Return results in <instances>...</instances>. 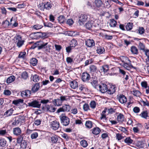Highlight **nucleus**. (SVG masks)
Here are the masks:
<instances>
[{
  "label": "nucleus",
  "mask_w": 149,
  "mask_h": 149,
  "mask_svg": "<svg viewBox=\"0 0 149 149\" xmlns=\"http://www.w3.org/2000/svg\"><path fill=\"white\" fill-rule=\"evenodd\" d=\"M83 109L85 111H87L88 110H90L89 106L86 103L84 105Z\"/></svg>",
  "instance_id": "54"
},
{
  "label": "nucleus",
  "mask_w": 149,
  "mask_h": 149,
  "mask_svg": "<svg viewBox=\"0 0 149 149\" xmlns=\"http://www.w3.org/2000/svg\"><path fill=\"white\" fill-rule=\"evenodd\" d=\"M148 113L147 111H143L140 114V116L143 118L146 119H147V118L148 117Z\"/></svg>",
  "instance_id": "23"
},
{
  "label": "nucleus",
  "mask_w": 149,
  "mask_h": 149,
  "mask_svg": "<svg viewBox=\"0 0 149 149\" xmlns=\"http://www.w3.org/2000/svg\"><path fill=\"white\" fill-rule=\"evenodd\" d=\"M133 95L136 97H139L141 95V93L138 90H134L132 91Z\"/></svg>",
  "instance_id": "31"
},
{
  "label": "nucleus",
  "mask_w": 149,
  "mask_h": 149,
  "mask_svg": "<svg viewBox=\"0 0 149 149\" xmlns=\"http://www.w3.org/2000/svg\"><path fill=\"white\" fill-rule=\"evenodd\" d=\"M28 106L31 107L33 108H39L41 106V103L38 101L35 100L31 102L28 103Z\"/></svg>",
  "instance_id": "4"
},
{
  "label": "nucleus",
  "mask_w": 149,
  "mask_h": 149,
  "mask_svg": "<svg viewBox=\"0 0 149 149\" xmlns=\"http://www.w3.org/2000/svg\"><path fill=\"white\" fill-rule=\"evenodd\" d=\"M96 51L98 54H100L104 52L105 49L103 47L99 46L97 47Z\"/></svg>",
  "instance_id": "21"
},
{
  "label": "nucleus",
  "mask_w": 149,
  "mask_h": 149,
  "mask_svg": "<svg viewBox=\"0 0 149 149\" xmlns=\"http://www.w3.org/2000/svg\"><path fill=\"white\" fill-rule=\"evenodd\" d=\"M117 119L119 122H123L124 119V115L123 114L120 113L119 115L117 116Z\"/></svg>",
  "instance_id": "22"
},
{
  "label": "nucleus",
  "mask_w": 149,
  "mask_h": 149,
  "mask_svg": "<svg viewBox=\"0 0 149 149\" xmlns=\"http://www.w3.org/2000/svg\"><path fill=\"white\" fill-rule=\"evenodd\" d=\"M38 136V133L36 132H32L31 135V137L32 139H35Z\"/></svg>",
  "instance_id": "38"
},
{
  "label": "nucleus",
  "mask_w": 149,
  "mask_h": 149,
  "mask_svg": "<svg viewBox=\"0 0 149 149\" xmlns=\"http://www.w3.org/2000/svg\"><path fill=\"white\" fill-rule=\"evenodd\" d=\"M108 66L107 65H104L102 67V69H101V70H102L105 73L107 72L109 70Z\"/></svg>",
  "instance_id": "39"
},
{
  "label": "nucleus",
  "mask_w": 149,
  "mask_h": 149,
  "mask_svg": "<svg viewBox=\"0 0 149 149\" xmlns=\"http://www.w3.org/2000/svg\"><path fill=\"white\" fill-rule=\"evenodd\" d=\"M100 130L98 127H96L94 128L92 130V133L95 135L98 134L100 132Z\"/></svg>",
  "instance_id": "33"
},
{
  "label": "nucleus",
  "mask_w": 149,
  "mask_h": 149,
  "mask_svg": "<svg viewBox=\"0 0 149 149\" xmlns=\"http://www.w3.org/2000/svg\"><path fill=\"white\" fill-rule=\"evenodd\" d=\"M21 147L23 148H26L27 147V142L25 140H23V142L21 143L20 145Z\"/></svg>",
  "instance_id": "46"
},
{
  "label": "nucleus",
  "mask_w": 149,
  "mask_h": 149,
  "mask_svg": "<svg viewBox=\"0 0 149 149\" xmlns=\"http://www.w3.org/2000/svg\"><path fill=\"white\" fill-rule=\"evenodd\" d=\"M58 20L59 22L61 23H63L64 22L65 20V17L63 16H60L58 17Z\"/></svg>",
  "instance_id": "50"
},
{
  "label": "nucleus",
  "mask_w": 149,
  "mask_h": 149,
  "mask_svg": "<svg viewBox=\"0 0 149 149\" xmlns=\"http://www.w3.org/2000/svg\"><path fill=\"white\" fill-rule=\"evenodd\" d=\"M133 24L132 23L129 22L126 25L125 27L127 31H130L131 30L132 28Z\"/></svg>",
  "instance_id": "35"
},
{
  "label": "nucleus",
  "mask_w": 149,
  "mask_h": 149,
  "mask_svg": "<svg viewBox=\"0 0 149 149\" xmlns=\"http://www.w3.org/2000/svg\"><path fill=\"white\" fill-rule=\"evenodd\" d=\"M97 67L94 65H91L90 67V71L91 72H95L97 70Z\"/></svg>",
  "instance_id": "47"
},
{
  "label": "nucleus",
  "mask_w": 149,
  "mask_h": 149,
  "mask_svg": "<svg viewBox=\"0 0 149 149\" xmlns=\"http://www.w3.org/2000/svg\"><path fill=\"white\" fill-rule=\"evenodd\" d=\"M139 47L140 49L144 51L145 46L143 43L140 42L139 45Z\"/></svg>",
  "instance_id": "57"
},
{
  "label": "nucleus",
  "mask_w": 149,
  "mask_h": 149,
  "mask_svg": "<svg viewBox=\"0 0 149 149\" xmlns=\"http://www.w3.org/2000/svg\"><path fill=\"white\" fill-rule=\"evenodd\" d=\"M31 79L34 82H38L40 79V77L37 74H35L31 77Z\"/></svg>",
  "instance_id": "18"
},
{
  "label": "nucleus",
  "mask_w": 149,
  "mask_h": 149,
  "mask_svg": "<svg viewBox=\"0 0 149 149\" xmlns=\"http://www.w3.org/2000/svg\"><path fill=\"white\" fill-rule=\"evenodd\" d=\"M137 31V33L140 35H142L144 33L145 29L143 27H139Z\"/></svg>",
  "instance_id": "37"
},
{
  "label": "nucleus",
  "mask_w": 149,
  "mask_h": 149,
  "mask_svg": "<svg viewBox=\"0 0 149 149\" xmlns=\"http://www.w3.org/2000/svg\"><path fill=\"white\" fill-rule=\"evenodd\" d=\"M66 60L67 62L68 63H71L73 62V59L69 57H67Z\"/></svg>",
  "instance_id": "62"
},
{
  "label": "nucleus",
  "mask_w": 149,
  "mask_h": 149,
  "mask_svg": "<svg viewBox=\"0 0 149 149\" xmlns=\"http://www.w3.org/2000/svg\"><path fill=\"white\" fill-rule=\"evenodd\" d=\"M88 16L85 14H81L79 17L78 23L80 25H83L88 19Z\"/></svg>",
  "instance_id": "3"
},
{
  "label": "nucleus",
  "mask_w": 149,
  "mask_h": 149,
  "mask_svg": "<svg viewBox=\"0 0 149 149\" xmlns=\"http://www.w3.org/2000/svg\"><path fill=\"white\" fill-rule=\"evenodd\" d=\"M51 127L53 130H56L59 127L60 124L58 121L56 120L52 121L50 123Z\"/></svg>",
  "instance_id": "6"
},
{
  "label": "nucleus",
  "mask_w": 149,
  "mask_h": 149,
  "mask_svg": "<svg viewBox=\"0 0 149 149\" xmlns=\"http://www.w3.org/2000/svg\"><path fill=\"white\" fill-rule=\"evenodd\" d=\"M70 106L69 105L65 104L62 107L58 109L56 112L59 113L60 112H68L70 111Z\"/></svg>",
  "instance_id": "2"
},
{
  "label": "nucleus",
  "mask_w": 149,
  "mask_h": 149,
  "mask_svg": "<svg viewBox=\"0 0 149 149\" xmlns=\"http://www.w3.org/2000/svg\"><path fill=\"white\" fill-rule=\"evenodd\" d=\"M28 77V73L26 71L23 72L21 75V77L24 79H26Z\"/></svg>",
  "instance_id": "49"
},
{
  "label": "nucleus",
  "mask_w": 149,
  "mask_h": 149,
  "mask_svg": "<svg viewBox=\"0 0 149 149\" xmlns=\"http://www.w3.org/2000/svg\"><path fill=\"white\" fill-rule=\"evenodd\" d=\"M59 98L60 99L62 103L65 101H67L68 98V96L63 95L61 96Z\"/></svg>",
  "instance_id": "45"
},
{
  "label": "nucleus",
  "mask_w": 149,
  "mask_h": 149,
  "mask_svg": "<svg viewBox=\"0 0 149 149\" xmlns=\"http://www.w3.org/2000/svg\"><path fill=\"white\" fill-rule=\"evenodd\" d=\"M133 111L135 113H139L140 111V109L139 107H136L133 109Z\"/></svg>",
  "instance_id": "59"
},
{
  "label": "nucleus",
  "mask_w": 149,
  "mask_h": 149,
  "mask_svg": "<svg viewBox=\"0 0 149 149\" xmlns=\"http://www.w3.org/2000/svg\"><path fill=\"white\" fill-rule=\"evenodd\" d=\"M129 64L126 63H124L123 65V67L126 68L127 70H129L131 67L134 68L133 66L132 65L131 62H128Z\"/></svg>",
  "instance_id": "28"
},
{
  "label": "nucleus",
  "mask_w": 149,
  "mask_h": 149,
  "mask_svg": "<svg viewBox=\"0 0 149 149\" xmlns=\"http://www.w3.org/2000/svg\"><path fill=\"white\" fill-rule=\"evenodd\" d=\"M94 23V22L93 21H89L86 24L85 26L86 28L88 29H90L92 27Z\"/></svg>",
  "instance_id": "20"
},
{
  "label": "nucleus",
  "mask_w": 149,
  "mask_h": 149,
  "mask_svg": "<svg viewBox=\"0 0 149 149\" xmlns=\"http://www.w3.org/2000/svg\"><path fill=\"white\" fill-rule=\"evenodd\" d=\"M26 54V52H21L19 54L18 57L23 59L25 58Z\"/></svg>",
  "instance_id": "51"
},
{
  "label": "nucleus",
  "mask_w": 149,
  "mask_h": 149,
  "mask_svg": "<svg viewBox=\"0 0 149 149\" xmlns=\"http://www.w3.org/2000/svg\"><path fill=\"white\" fill-rule=\"evenodd\" d=\"M121 61L124 63H126L129 64L128 62H131L130 60L127 57L122 56L121 58Z\"/></svg>",
  "instance_id": "24"
},
{
  "label": "nucleus",
  "mask_w": 149,
  "mask_h": 149,
  "mask_svg": "<svg viewBox=\"0 0 149 149\" xmlns=\"http://www.w3.org/2000/svg\"><path fill=\"white\" fill-rule=\"evenodd\" d=\"M13 133L15 135L19 136L21 134V130L19 128L16 127L13 129Z\"/></svg>",
  "instance_id": "17"
},
{
  "label": "nucleus",
  "mask_w": 149,
  "mask_h": 149,
  "mask_svg": "<svg viewBox=\"0 0 149 149\" xmlns=\"http://www.w3.org/2000/svg\"><path fill=\"white\" fill-rule=\"evenodd\" d=\"M14 121L12 124V125L15 126L17 125L19 123V118H17V117H16L14 118Z\"/></svg>",
  "instance_id": "40"
},
{
  "label": "nucleus",
  "mask_w": 149,
  "mask_h": 149,
  "mask_svg": "<svg viewBox=\"0 0 149 149\" xmlns=\"http://www.w3.org/2000/svg\"><path fill=\"white\" fill-rule=\"evenodd\" d=\"M77 44V40L74 39L72 40L70 43V46L72 47H74L76 46Z\"/></svg>",
  "instance_id": "32"
},
{
  "label": "nucleus",
  "mask_w": 149,
  "mask_h": 149,
  "mask_svg": "<svg viewBox=\"0 0 149 149\" xmlns=\"http://www.w3.org/2000/svg\"><path fill=\"white\" fill-rule=\"evenodd\" d=\"M15 79V77L14 76H10L7 79V82L8 83H10L14 81Z\"/></svg>",
  "instance_id": "36"
},
{
  "label": "nucleus",
  "mask_w": 149,
  "mask_h": 149,
  "mask_svg": "<svg viewBox=\"0 0 149 149\" xmlns=\"http://www.w3.org/2000/svg\"><path fill=\"white\" fill-rule=\"evenodd\" d=\"M116 24V21L114 19H111L110 20L109 25L111 27H115Z\"/></svg>",
  "instance_id": "27"
},
{
  "label": "nucleus",
  "mask_w": 149,
  "mask_h": 149,
  "mask_svg": "<svg viewBox=\"0 0 149 149\" xmlns=\"http://www.w3.org/2000/svg\"><path fill=\"white\" fill-rule=\"evenodd\" d=\"M31 91L29 90L23 91L21 93V95L23 97H29L31 95Z\"/></svg>",
  "instance_id": "12"
},
{
  "label": "nucleus",
  "mask_w": 149,
  "mask_h": 149,
  "mask_svg": "<svg viewBox=\"0 0 149 149\" xmlns=\"http://www.w3.org/2000/svg\"><path fill=\"white\" fill-rule=\"evenodd\" d=\"M116 138L118 140H120L123 138V137L121 136V134L119 133L116 134Z\"/></svg>",
  "instance_id": "60"
},
{
  "label": "nucleus",
  "mask_w": 149,
  "mask_h": 149,
  "mask_svg": "<svg viewBox=\"0 0 149 149\" xmlns=\"http://www.w3.org/2000/svg\"><path fill=\"white\" fill-rule=\"evenodd\" d=\"M131 51L134 54H137L138 53V50L137 48L134 46H132L131 48Z\"/></svg>",
  "instance_id": "25"
},
{
  "label": "nucleus",
  "mask_w": 149,
  "mask_h": 149,
  "mask_svg": "<svg viewBox=\"0 0 149 149\" xmlns=\"http://www.w3.org/2000/svg\"><path fill=\"white\" fill-rule=\"evenodd\" d=\"M79 89L80 91H86V88L84 85H81L79 86Z\"/></svg>",
  "instance_id": "61"
},
{
  "label": "nucleus",
  "mask_w": 149,
  "mask_h": 149,
  "mask_svg": "<svg viewBox=\"0 0 149 149\" xmlns=\"http://www.w3.org/2000/svg\"><path fill=\"white\" fill-rule=\"evenodd\" d=\"M23 102L24 100L23 99H19L13 101L12 103L15 105H17L20 103H23Z\"/></svg>",
  "instance_id": "29"
},
{
  "label": "nucleus",
  "mask_w": 149,
  "mask_h": 149,
  "mask_svg": "<svg viewBox=\"0 0 149 149\" xmlns=\"http://www.w3.org/2000/svg\"><path fill=\"white\" fill-rule=\"evenodd\" d=\"M30 63L32 65L35 66L37 64V60L36 58H32L30 60Z\"/></svg>",
  "instance_id": "43"
},
{
  "label": "nucleus",
  "mask_w": 149,
  "mask_h": 149,
  "mask_svg": "<svg viewBox=\"0 0 149 149\" xmlns=\"http://www.w3.org/2000/svg\"><path fill=\"white\" fill-rule=\"evenodd\" d=\"M116 90V88L114 86H112L106 91V93L109 95H111L115 92Z\"/></svg>",
  "instance_id": "14"
},
{
  "label": "nucleus",
  "mask_w": 149,
  "mask_h": 149,
  "mask_svg": "<svg viewBox=\"0 0 149 149\" xmlns=\"http://www.w3.org/2000/svg\"><path fill=\"white\" fill-rule=\"evenodd\" d=\"M17 118H19V122L23 123L24 120V116H17Z\"/></svg>",
  "instance_id": "58"
},
{
  "label": "nucleus",
  "mask_w": 149,
  "mask_h": 149,
  "mask_svg": "<svg viewBox=\"0 0 149 149\" xmlns=\"http://www.w3.org/2000/svg\"><path fill=\"white\" fill-rule=\"evenodd\" d=\"M95 3L96 6L98 7H100L102 4V1L101 0H96Z\"/></svg>",
  "instance_id": "52"
},
{
  "label": "nucleus",
  "mask_w": 149,
  "mask_h": 149,
  "mask_svg": "<svg viewBox=\"0 0 149 149\" xmlns=\"http://www.w3.org/2000/svg\"><path fill=\"white\" fill-rule=\"evenodd\" d=\"M23 136L22 135H21L20 136H19L18 137L17 139V143H21L22 142H23Z\"/></svg>",
  "instance_id": "56"
},
{
  "label": "nucleus",
  "mask_w": 149,
  "mask_h": 149,
  "mask_svg": "<svg viewBox=\"0 0 149 149\" xmlns=\"http://www.w3.org/2000/svg\"><path fill=\"white\" fill-rule=\"evenodd\" d=\"M141 102L144 106H149V102L146 100V101L142 100L141 101Z\"/></svg>",
  "instance_id": "64"
},
{
  "label": "nucleus",
  "mask_w": 149,
  "mask_h": 149,
  "mask_svg": "<svg viewBox=\"0 0 149 149\" xmlns=\"http://www.w3.org/2000/svg\"><path fill=\"white\" fill-rule=\"evenodd\" d=\"M16 42L17 43V46L20 47L23 44L24 41L22 40V37L20 36H18L16 38Z\"/></svg>",
  "instance_id": "8"
},
{
  "label": "nucleus",
  "mask_w": 149,
  "mask_h": 149,
  "mask_svg": "<svg viewBox=\"0 0 149 149\" xmlns=\"http://www.w3.org/2000/svg\"><path fill=\"white\" fill-rule=\"evenodd\" d=\"M33 27L34 29L38 30L42 28V26L41 25L37 24L33 26Z\"/></svg>",
  "instance_id": "53"
},
{
  "label": "nucleus",
  "mask_w": 149,
  "mask_h": 149,
  "mask_svg": "<svg viewBox=\"0 0 149 149\" xmlns=\"http://www.w3.org/2000/svg\"><path fill=\"white\" fill-rule=\"evenodd\" d=\"M80 144L81 146L84 148L86 147L88 145L87 141L84 140H81L80 142Z\"/></svg>",
  "instance_id": "34"
},
{
  "label": "nucleus",
  "mask_w": 149,
  "mask_h": 149,
  "mask_svg": "<svg viewBox=\"0 0 149 149\" xmlns=\"http://www.w3.org/2000/svg\"><path fill=\"white\" fill-rule=\"evenodd\" d=\"M52 103L55 106H60L62 104V103L59 98L53 100L52 101Z\"/></svg>",
  "instance_id": "13"
},
{
  "label": "nucleus",
  "mask_w": 149,
  "mask_h": 149,
  "mask_svg": "<svg viewBox=\"0 0 149 149\" xmlns=\"http://www.w3.org/2000/svg\"><path fill=\"white\" fill-rule=\"evenodd\" d=\"M117 98L119 102L122 104L125 103L127 101L126 97L123 94L118 95Z\"/></svg>",
  "instance_id": "7"
},
{
  "label": "nucleus",
  "mask_w": 149,
  "mask_h": 149,
  "mask_svg": "<svg viewBox=\"0 0 149 149\" xmlns=\"http://www.w3.org/2000/svg\"><path fill=\"white\" fill-rule=\"evenodd\" d=\"M70 85L71 87L74 89L77 87L78 86L77 82L74 80L70 82Z\"/></svg>",
  "instance_id": "19"
},
{
  "label": "nucleus",
  "mask_w": 149,
  "mask_h": 149,
  "mask_svg": "<svg viewBox=\"0 0 149 149\" xmlns=\"http://www.w3.org/2000/svg\"><path fill=\"white\" fill-rule=\"evenodd\" d=\"M124 141L126 143L129 144L132 143L133 140L130 137H127L125 139Z\"/></svg>",
  "instance_id": "41"
},
{
  "label": "nucleus",
  "mask_w": 149,
  "mask_h": 149,
  "mask_svg": "<svg viewBox=\"0 0 149 149\" xmlns=\"http://www.w3.org/2000/svg\"><path fill=\"white\" fill-rule=\"evenodd\" d=\"M91 84L92 86L95 88H97L98 86L97 81L96 80H93L91 82Z\"/></svg>",
  "instance_id": "44"
},
{
  "label": "nucleus",
  "mask_w": 149,
  "mask_h": 149,
  "mask_svg": "<svg viewBox=\"0 0 149 149\" xmlns=\"http://www.w3.org/2000/svg\"><path fill=\"white\" fill-rule=\"evenodd\" d=\"M13 111V109L11 108L5 112L4 115H6L7 117L10 116L12 115Z\"/></svg>",
  "instance_id": "26"
},
{
  "label": "nucleus",
  "mask_w": 149,
  "mask_h": 149,
  "mask_svg": "<svg viewBox=\"0 0 149 149\" xmlns=\"http://www.w3.org/2000/svg\"><path fill=\"white\" fill-rule=\"evenodd\" d=\"M52 7V4L50 2H47L45 3L44 4L42 3V4L39 7V8L41 10H43L44 8L47 10H49Z\"/></svg>",
  "instance_id": "5"
},
{
  "label": "nucleus",
  "mask_w": 149,
  "mask_h": 149,
  "mask_svg": "<svg viewBox=\"0 0 149 149\" xmlns=\"http://www.w3.org/2000/svg\"><path fill=\"white\" fill-rule=\"evenodd\" d=\"M42 122L41 119H36L35 120L34 123L36 125H38L40 124Z\"/></svg>",
  "instance_id": "55"
},
{
  "label": "nucleus",
  "mask_w": 149,
  "mask_h": 149,
  "mask_svg": "<svg viewBox=\"0 0 149 149\" xmlns=\"http://www.w3.org/2000/svg\"><path fill=\"white\" fill-rule=\"evenodd\" d=\"M90 107L93 109H95L96 106V102L94 100L91 101L90 103Z\"/></svg>",
  "instance_id": "48"
},
{
  "label": "nucleus",
  "mask_w": 149,
  "mask_h": 149,
  "mask_svg": "<svg viewBox=\"0 0 149 149\" xmlns=\"http://www.w3.org/2000/svg\"><path fill=\"white\" fill-rule=\"evenodd\" d=\"M107 89V86L105 84L102 83L99 86V90L102 93L106 92Z\"/></svg>",
  "instance_id": "10"
},
{
  "label": "nucleus",
  "mask_w": 149,
  "mask_h": 149,
  "mask_svg": "<svg viewBox=\"0 0 149 149\" xmlns=\"http://www.w3.org/2000/svg\"><path fill=\"white\" fill-rule=\"evenodd\" d=\"M45 107L47 111L50 112H54L56 109V108L52 105H45Z\"/></svg>",
  "instance_id": "15"
},
{
  "label": "nucleus",
  "mask_w": 149,
  "mask_h": 149,
  "mask_svg": "<svg viewBox=\"0 0 149 149\" xmlns=\"http://www.w3.org/2000/svg\"><path fill=\"white\" fill-rule=\"evenodd\" d=\"M67 24L69 25H72L73 23V21L72 19H68L66 22Z\"/></svg>",
  "instance_id": "63"
},
{
  "label": "nucleus",
  "mask_w": 149,
  "mask_h": 149,
  "mask_svg": "<svg viewBox=\"0 0 149 149\" xmlns=\"http://www.w3.org/2000/svg\"><path fill=\"white\" fill-rule=\"evenodd\" d=\"M85 44L88 47H92L95 45L94 40L92 39H88L85 41Z\"/></svg>",
  "instance_id": "11"
},
{
  "label": "nucleus",
  "mask_w": 149,
  "mask_h": 149,
  "mask_svg": "<svg viewBox=\"0 0 149 149\" xmlns=\"http://www.w3.org/2000/svg\"><path fill=\"white\" fill-rule=\"evenodd\" d=\"M6 141L3 138L0 139V146L2 147L5 146L6 144Z\"/></svg>",
  "instance_id": "30"
},
{
  "label": "nucleus",
  "mask_w": 149,
  "mask_h": 149,
  "mask_svg": "<svg viewBox=\"0 0 149 149\" xmlns=\"http://www.w3.org/2000/svg\"><path fill=\"white\" fill-rule=\"evenodd\" d=\"M92 122L90 121H87L85 123V125L87 128H91L92 126Z\"/></svg>",
  "instance_id": "42"
},
{
  "label": "nucleus",
  "mask_w": 149,
  "mask_h": 149,
  "mask_svg": "<svg viewBox=\"0 0 149 149\" xmlns=\"http://www.w3.org/2000/svg\"><path fill=\"white\" fill-rule=\"evenodd\" d=\"M59 117L61 123L63 126H66L70 124V119L65 116V114H62Z\"/></svg>",
  "instance_id": "1"
},
{
  "label": "nucleus",
  "mask_w": 149,
  "mask_h": 149,
  "mask_svg": "<svg viewBox=\"0 0 149 149\" xmlns=\"http://www.w3.org/2000/svg\"><path fill=\"white\" fill-rule=\"evenodd\" d=\"M40 87V84L39 83H36L32 88V91L33 93H34L36 92L39 90Z\"/></svg>",
  "instance_id": "16"
},
{
  "label": "nucleus",
  "mask_w": 149,
  "mask_h": 149,
  "mask_svg": "<svg viewBox=\"0 0 149 149\" xmlns=\"http://www.w3.org/2000/svg\"><path fill=\"white\" fill-rule=\"evenodd\" d=\"M90 78V74L87 72H83L81 75L82 80L84 82L89 80Z\"/></svg>",
  "instance_id": "9"
}]
</instances>
